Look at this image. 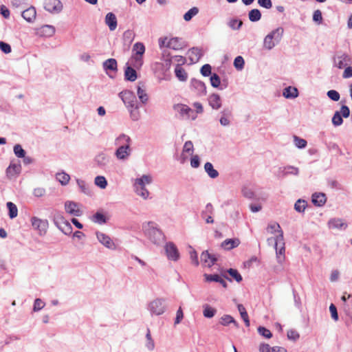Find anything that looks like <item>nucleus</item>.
<instances>
[{"mask_svg":"<svg viewBox=\"0 0 352 352\" xmlns=\"http://www.w3.org/2000/svg\"><path fill=\"white\" fill-rule=\"evenodd\" d=\"M145 53V46L143 43L137 42L133 45L132 55L129 59L135 68L140 69L143 65V55Z\"/></svg>","mask_w":352,"mask_h":352,"instance_id":"obj_1","label":"nucleus"},{"mask_svg":"<svg viewBox=\"0 0 352 352\" xmlns=\"http://www.w3.org/2000/svg\"><path fill=\"white\" fill-rule=\"evenodd\" d=\"M144 232L148 239L154 244L160 245L165 239L162 231L155 227L153 222L148 223L147 226L144 228Z\"/></svg>","mask_w":352,"mask_h":352,"instance_id":"obj_2","label":"nucleus"},{"mask_svg":"<svg viewBox=\"0 0 352 352\" xmlns=\"http://www.w3.org/2000/svg\"><path fill=\"white\" fill-rule=\"evenodd\" d=\"M119 95L128 109L140 108V104L138 102V100L133 92L129 90H125L121 91Z\"/></svg>","mask_w":352,"mask_h":352,"instance_id":"obj_3","label":"nucleus"},{"mask_svg":"<svg viewBox=\"0 0 352 352\" xmlns=\"http://www.w3.org/2000/svg\"><path fill=\"white\" fill-rule=\"evenodd\" d=\"M32 226L38 231L40 236H43L47 233L49 223L47 219H41L37 217H32L30 219Z\"/></svg>","mask_w":352,"mask_h":352,"instance_id":"obj_4","label":"nucleus"},{"mask_svg":"<svg viewBox=\"0 0 352 352\" xmlns=\"http://www.w3.org/2000/svg\"><path fill=\"white\" fill-rule=\"evenodd\" d=\"M173 109L178 112L182 117H185L188 119L192 118V120H195L197 118V114L194 111L186 104H177L174 105Z\"/></svg>","mask_w":352,"mask_h":352,"instance_id":"obj_5","label":"nucleus"},{"mask_svg":"<svg viewBox=\"0 0 352 352\" xmlns=\"http://www.w3.org/2000/svg\"><path fill=\"white\" fill-rule=\"evenodd\" d=\"M351 58L346 53H338L333 58V65L339 69H342L351 63Z\"/></svg>","mask_w":352,"mask_h":352,"instance_id":"obj_6","label":"nucleus"},{"mask_svg":"<svg viewBox=\"0 0 352 352\" xmlns=\"http://www.w3.org/2000/svg\"><path fill=\"white\" fill-rule=\"evenodd\" d=\"M165 251L168 258L170 261H177L179 258V252L173 242H168L165 245Z\"/></svg>","mask_w":352,"mask_h":352,"instance_id":"obj_7","label":"nucleus"},{"mask_svg":"<svg viewBox=\"0 0 352 352\" xmlns=\"http://www.w3.org/2000/svg\"><path fill=\"white\" fill-rule=\"evenodd\" d=\"M221 276L223 278L232 282V278L234 279L237 283L242 281L243 278L239 271L234 268L221 270Z\"/></svg>","mask_w":352,"mask_h":352,"instance_id":"obj_8","label":"nucleus"},{"mask_svg":"<svg viewBox=\"0 0 352 352\" xmlns=\"http://www.w3.org/2000/svg\"><path fill=\"white\" fill-rule=\"evenodd\" d=\"M200 257L202 264L208 267H211L218 261V256L208 250L203 251Z\"/></svg>","mask_w":352,"mask_h":352,"instance_id":"obj_9","label":"nucleus"},{"mask_svg":"<svg viewBox=\"0 0 352 352\" xmlns=\"http://www.w3.org/2000/svg\"><path fill=\"white\" fill-rule=\"evenodd\" d=\"M44 8L50 12H60L63 9V4L60 0H45Z\"/></svg>","mask_w":352,"mask_h":352,"instance_id":"obj_10","label":"nucleus"},{"mask_svg":"<svg viewBox=\"0 0 352 352\" xmlns=\"http://www.w3.org/2000/svg\"><path fill=\"white\" fill-rule=\"evenodd\" d=\"M131 146L122 145L118 146V148L115 151V155L119 160L125 161L128 160L131 155Z\"/></svg>","mask_w":352,"mask_h":352,"instance_id":"obj_11","label":"nucleus"},{"mask_svg":"<svg viewBox=\"0 0 352 352\" xmlns=\"http://www.w3.org/2000/svg\"><path fill=\"white\" fill-rule=\"evenodd\" d=\"M190 86L196 91L197 96H204L206 95V86L204 82L196 78H192L190 80Z\"/></svg>","mask_w":352,"mask_h":352,"instance_id":"obj_12","label":"nucleus"},{"mask_svg":"<svg viewBox=\"0 0 352 352\" xmlns=\"http://www.w3.org/2000/svg\"><path fill=\"white\" fill-rule=\"evenodd\" d=\"M136 68L133 67L131 62H127L124 67V80L126 81L134 82L138 78Z\"/></svg>","mask_w":352,"mask_h":352,"instance_id":"obj_13","label":"nucleus"},{"mask_svg":"<svg viewBox=\"0 0 352 352\" xmlns=\"http://www.w3.org/2000/svg\"><path fill=\"white\" fill-rule=\"evenodd\" d=\"M65 210L69 214L74 217H80L82 212L78 208V204L73 201H67L65 203Z\"/></svg>","mask_w":352,"mask_h":352,"instance_id":"obj_14","label":"nucleus"},{"mask_svg":"<svg viewBox=\"0 0 352 352\" xmlns=\"http://www.w3.org/2000/svg\"><path fill=\"white\" fill-rule=\"evenodd\" d=\"M96 234L98 241L104 246L111 250L115 249V243L108 235L99 231L96 232Z\"/></svg>","mask_w":352,"mask_h":352,"instance_id":"obj_15","label":"nucleus"},{"mask_svg":"<svg viewBox=\"0 0 352 352\" xmlns=\"http://www.w3.org/2000/svg\"><path fill=\"white\" fill-rule=\"evenodd\" d=\"M298 168L293 166H286L278 168L277 176L278 177H284L288 175H298Z\"/></svg>","mask_w":352,"mask_h":352,"instance_id":"obj_16","label":"nucleus"},{"mask_svg":"<svg viewBox=\"0 0 352 352\" xmlns=\"http://www.w3.org/2000/svg\"><path fill=\"white\" fill-rule=\"evenodd\" d=\"M209 105L214 110L219 109L222 106V100L219 94L213 93L208 98Z\"/></svg>","mask_w":352,"mask_h":352,"instance_id":"obj_17","label":"nucleus"},{"mask_svg":"<svg viewBox=\"0 0 352 352\" xmlns=\"http://www.w3.org/2000/svg\"><path fill=\"white\" fill-rule=\"evenodd\" d=\"M328 226L330 229L344 230L347 228L348 225L344 223L342 219L332 218L329 220Z\"/></svg>","mask_w":352,"mask_h":352,"instance_id":"obj_18","label":"nucleus"},{"mask_svg":"<svg viewBox=\"0 0 352 352\" xmlns=\"http://www.w3.org/2000/svg\"><path fill=\"white\" fill-rule=\"evenodd\" d=\"M51 217L54 225L58 228L67 221V220L63 217V212L58 210H54L52 212Z\"/></svg>","mask_w":352,"mask_h":352,"instance_id":"obj_19","label":"nucleus"},{"mask_svg":"<svg viewBox=\"0 0 352 352\" xmlns=\"http://www.w3.org/2000/svg\"><path fill=\"white\" fill-rule=\"evenodd\" d=\"M55 28L50 25H44L37 30L36 34L40 36L50 37L54 34Z\"/></svg>","mask_w":352,"mask_h":352,"instance_id":"obj_20","label":"nucleus"},{"mask_svg":"<svg viewBox=\"0 0 352 352\" xmlns=\"http://www.w3.org/2000/svg\"><path fill=\"white\" fill-rule=\"evenodd\" d=\"M311 201L314 206L321 207L327 201L326 195L323 192H315L311 196Z\"/></svg>","mask_w":352,"mask_h":352,"instance_id":"obj_21","label":"nucleus"},{"mask_svg":"<svg viewBox=\"0 0 352 352\" xmlns=\"http://www.w3.org/2000/svg\"><path fill=\"white\" fill-rule=\"evenodd\" d=\"M138 96L142 104H146L148 100V96L146 92L144 83L139 82L137 88Z\"/></svg>","mask_w":352,"mask_h":352,"instance_id":"obj_22","label":"nucleus"},{"mask_svg":"<svg viewBox=\"0 0 352 352\" xmlns=\"http://www.w3.org/2000/svg\"><path fill=\"white\" fill-rule=\"evenodd\" d=\"M240 241L239 239H227L221 243V247L225 250H230L234 248L238 247Z\"/></svg>","mask_w":352,"mask_h":352,"instance_id":"obj_23","label":"nucleus"},{"mask_svg":"<svg viewBox=\"0 0 352 352\" xmlns=\"http://www.w3.org/2000/svg\"><path fill=\"white\" fill-rule=\"evenodd\" d=\"M22 17L28 22L32 23L36 18V12L34 7L31 6L22 12Z\"/></svg>","mask_w":352,"mask_h":352,"instance_id":"obj_24","label":"nucleus"},{"mask_svg":"<svg viewBox=\"0 0 352 352\" xmlns=\"http://www.w3.org/2000/svg\"><path fill=\"white\" fill-rule=\"evenodd\" d=\"M105 23L111 31L116 29L118 21L116 15L113 12H109L105 16Z\"/></svg>","mask_w":352,"mask_h":352,"instance_id":"obj_25","label":"nucleus"},{"mask_svg":"<svg viewBox=\"0 0 352 352\" xmlns=\"http://www.w3.org/2000/svg\"><path fill=\"white\" fill-rule=\"evenodd\" d=\"M189 59L191 63H195L199 60L203 56L201 49L198 47H192L188 50Z\"/></svg>","mask_w":352,"mask_h":352,"instance_id":"obj_26","label":"nucleus"},{"mask_svg":"<svg viewBox=\"0 0 352 352\" xmlns=\"http://www.w3.org/2000/svg\"><path fill=\"white\" fill-rule=\"evenodd\" d=\"M299 95L297 88L288 86L283 89V96L287 99H294Z\"/></svg>","mask_w":352,"mask_h":352,"instance_id":"obj_27","label":"nucleus"},{"mask_svg":"<svg viewBox=\"0 0 352 352\" xmlns=\"http://www.w3.org/2000/svg\"><path fill=\"white\" fill-rule=\"evenodd\" d=\"M103 69L107 73V71L117 72L118 63L115 58H109L102 63Z\"/></svg>","mask_w":352,"mask_h":352,"instance_id":"obj_28","label":"nucleus"},{"mask_svg":"<svg viewBox=\"0 0 352 352\" xmlns=\"http://www.w3.org/2000/svg\"><path fill=\"white\" fill-rule=\"evenodd\" d=\"M210 81L211 86L214 88H218L220 90H223L227 87V85H221V81L219 76L216 73H212L210 77Z\"/></svg>","mask_w":352,"mask_h":352,"instance_id":"obj_29","label":"nucleus"},{"mask_svg":"<svg viewBox=\"0 0 352 352\" xmlns=\"http://www.w3.org/2000/svg\"><path fill=\"white\" fill-rule=\"evenodd\" d=\"M131 138L124 133L120 134L115 140V145L117 146H120L122 145L131 146Z\"/></svg>","mask_w":352,"mask_h":352,"instance_id":"obj_30","label":"nucleus"},{"mask_svg":"<svg viewBox=\"0 0 352 352\" xmlns=\"http://www.w3.org/2000/svg\"><path fill=\"white\" fill-rule=\"evenodd\" d=\"M144 347L148 351H153L155 348V344L149 329H147L145 336Z\"/></svg>","mask_w":352,"mask_h":352,"instance_id":"obj_31","label":"nucleus"},{"mask_svg":"<svg viewBox=\"0 0 352 352\" xmlns=\"http://www.w3.org/2000/svg\"><path fill=\"white\" fill-rule=\"evenodd\" d=\"M283 32V28L281 27H278L276 29L272 30L271 32H270L267 36H270L272 40L274 41L276 43H278L280 41Z\"/></svg>","mask_w":352,"mask_h":352,"instance_id":"obj_32","label":"nucleus"},{"mask_svg":"<svg viewBox=\"0 0 352 352\" xmlns=\"http://www.w3.org/2000/svg\"><path fill=\"white\" fill-rule=\"evenodd\" d=\"M76 181L78 188H80L82 192L87 195H91V190L90 189L89 184L86 183L85 181L80 179H76Z\"/></svg>","mask_w":352,"mask_h":352,"instance_id":"obj_33","label":"nucleus"},{"mask_svg":"<svg viewBox=\"0 0 352 352\" xmlns=\"http://www.w3.org/2000/svg\"><path fill=\"white\" fill-rule=\"evenodd\" d=\"M204 170L212 179H215L219 176V172L214 168L212 164L210 162H206L204 164Z\"/></svg>","mask_w":352,"mask_h":352,"instance_id":"obj_34","label":"nucleus"},{"mask_svg":"<svg viewBox=\"0 0 352 352\" xmlns=\"http://www.w3.org/2000/svg\"><path fill=\"white\" fill-rule=\"evenodd\" d=\"M274 248L276 250L277 261L278 263L281 264L285 260V245H279L278 246H274Z\"/></svg>","mask_w":352,"mask_h":352,"instance_id":"obj_35","label":"nucleus"},{"mask_svg":"<svg viewBox=\"0 0 352 352\" xmlns=\"http://www.w3.org/2000/svg\"><path fill=\"white\" fill-rule=\"evenodd\" d=\"M175 74L179 80L184 82L187 80L188 74L179 65H177L175 69Z\"/></svg>","mask_w":352,"mask_h":352,"instance_id":"obj_36","label":"nucleus"},{"mask_svg":"<svg viewBox=\"0 0 352 352\" xmlns=\"http://www.w3.org/2000/svg\"><path fill=\"white\" fill-rule=\"evenodd\" d=\"M21 170V164H10L6 168V174L8 177L13 175L12 172L16 174H20Z\"/></svg>","mask_w":352,"mask_h":352,"instance_id":"obj_37","label":"nucleus"},{"mask_svg":"<svg viewBox=\"0 0 352 352\" xmlns=\"http://www.w3.org/2000/svg\"><path fill=\"white\" fill-rule=\"evenodd\" d=\"M166 47L175 50L181 49L182 44L180 43V39L177 37L171 38L168 41H167Z\"/></svg>","mask_w":352,"mask_h":352,"instance_id":"obj_38","label":"nucleus"},{"mask_svg":"<svg viewBox=\"0 0 352 352\" xmlns=\"http://www.w3.org/2000/svg\"><path fill=\"white\" fill-rule=\"evenodd\" d=\"M7 208L8 210V216L10 219H14L18 215V208L16 206L11 202L8 201L6 204Z\"/></svg>","mask_w":352,"mask_h":352,"instance_id":"obj_39","label":"nucleus"},{"mask_svg":"<svg viewBox=\"0 0 352 352\" xmlns=\"http://www.w3.org/2000/svg\"><path fill=\"white\" fill-rule=\"evenodd\" d=\"M92 221L98 224H104L107 221L106 216L101 212H96L92 217Z\"/></svg>","mask_w":352,"mask_h":352,"instance_id":"obj_40","label":"nucleus"},{"mask_svg":"<svg viewBox=\"0 0 352 352\" xmlns=\"http://www.w3.org/2000/svg\"><path fill=\"white\" fill-rule=\"evenodd\" d=\"M248 17L250 21L257 22L261 19V12L258 9H252L249 12Z\"/></svg>","mask_w":352,"mask_h":352,"instance_id":"obj_41","label":"nucleus"},{"mask_svg":"<svg viewBox=\"0 0 352 352\" xmlns=\"http://www.w3.org/2000/svg\"><path fill=\"white\" fill-rule=\"evenodd\" d=\"M95 162L98 166L103 167L109 162V158L104 153H102L96 155Z\"/></svg>","mask_w":352,"mask_h":352,"instance_id":"obj_42","label":"nucleus"},{"mask_svg":"<svg viewBox=\"0 0 352 352\" xmlns=\"http://www.w3.org/2000/svg\"><path fill=\"white\" fill-rule=\"evenodd\" d=\"M152 179L149 175H143L141 177L135 179L134 186H145L146 184L151 183Z\"/></svg>","mask_w":352,"mask_h":352,"instance_id":"obj_43","label":"nucleus"},{"mask_svg":"<svg viewBox=\"0 0 352 352\" xmlns=\"http://www.w3.org/2000/svg\"><path fill=\"white\" fill-rule=\"evenodd\" d=\"M56 177L63 186L67 185L70 179V176L65 172L57 173Z\"/></svg>","mask_w":352,"mask_h":352,"instance_id":"obj_44","label":"nucleus"},{"mask_svg":"<svg viewBox=\"0 0 352 352\" xmlns=\"http://www.w3.org/2000/svg\"><path fill=\"white\" fill-rule=\"evenodd\" d=\"M307 206V203L305 200L299 199L294 204V209L298 212L302 213L305 212V210Z\"/></svg>","mask_w":352,"mask_h":352,"instance_id":"obj_45","label":"nucleus"},{"mask_svg":"<svg viewBox=\"0 0 352 352\" xmlns=\"http://www.w3.org/2000/svg\"><path fill=\"white\" fill-rule=\"evenodd\" d=\"M134 188L135 192L143 199H146L148 197L149 192L145 186H134Z\"/></svg>","mask_w":352,"mask_h":352,"instance_id":"obj_46","label":"nucleus"},{"mask_svg":"<svg viewBox=\"0 0 352 352\" xmlns=\"http://www.w3.org/2000/svg\"><path fill=\"white\" fill-rule=\"evenodd\" d=\"M94 184L100 188L101 189H104L107 186V180L104 176H96L94 179Z\"/></svg>","mask_w":352,"mask_h":352,"instance_id":"obj_47","label":"nucleus"},{"mask_svg":"<svg viewBox=\"0 0 352 352\" xmlns=\"http://www.w3.org/2000/svg\"><path fill=\"white\" fill-rule=\"evenodd\" d=\"M165 300L164 298H157L153 301H151L148 305V308H158L159 307H162L164 308L167 306L165 303Z\"/></svg>","mask_w":352,"mask_h":352,"instance_id":"obj_48","label":"nucleus"},{"mask_svg":"<svg viewBox=\"0 0 352 352\" xmlns=\"http://www.w3.org/2000/svg\"><path fill=\"white\" fill-rule=\"evenodd\" d=\"M198 12L199 9L197 7H192L184 14V19L186 21H190Z\"/></svg>","mask_w":352,"mask_h":352,"instance_id":"obj_49","label":"nucleus"},{"mask_svg":"<svg viewBox=\"0 0 352 352\" xmlns=\"http://www.w3.org/2000/svg\"><path fill=\"white\" fill-rule=\"evenodd\" d=\"M220 323L223 326H227L229 324L232 323V324H234V325L235 327H238L237 322L234 320V319L232 316H230L229 315L223 316L221 318Z\"/></svg>","mask_w":352,"mask_h":352,"instance_id":"obj_50","label":"nucleus"},{"mask_svg":"<svg viewBox=\"0 0 352 352\" xmlns=\"http://www.w3.org/2000/svg\"><path fill=\"white\" fill-rule=\"evenodd\" d=\"M242 25V21L236 19H232L228 23V25L233 30H239Z\"/></svg>","mask_w":352,"mask_h":352,"instance_id":"obj_51","label":"nucleus"},{"mask_svg":"<svg viewBox=\"0 0 352 352\" xmlns=\"http://www.w3.org/2000/svg\"><path fill=\"white\" fill-rule=\"evenodd\" d=\"M58 229L65 235H69L73 230L72 226L68 221L60 226Z\"/></svg>","mask_w":352,"mask_h":352,"instance_id":"obj_52","label":"nucleus"},{"mask_svg":"<svg viewBox=\"0 0 352 352\" xmlns=\"http://www.w3.org/2000/svg\"><path fill=\"white\" fill-rule=\"evenodd\" d=\"M13 151L14 155L19 158L25 157L26 154L25 151L22 148L21 145L19 144L14 146Z\"/></svg>","mask_w":352,"mask_h":352,"instance_id":"obj_53","label":"nucleus"},{"mask_svg":"<svg viewBox=\"0 0 352 352\" xmlns=\"http://www.w3.org/2000/svg\"><path fill=\"white\" fill-rule=\"evenodd\" d=\"M342 116L340 113L336 111L332 118V123L335 126H340L343 123Z\"/></svg>","mask_w":352,"mask_h":352,"instance_id":"obj_54","label":"nucleus"},{"mask_svg":"<svg viewBox=\"0 0 352 352\" xmlns=\"http://www.w3.org/2000/svg\"><path fill=\"white\" fill-rule=\"evenodd\" d=\"M234 66L238 70H241L244 67L245 61L241 56H236L234 60Z\"/></svg>","mask_w":352,"mask_h":352,"instance_id":"obj_55","label":"nucleus"},{"mask_svg":"<svg viewBox=\"0 0 352 352\" xmlns=\"http://www.w3.org/2000/svg\"><path fill=\"white\" fill-rule=\"evenodd\" d=\"M204 276L205 278V280L206 282H217L218 283L220 280V278L222 276L221 274H204Z\"/></svg>","mask_w":352,"mask_h":352,"instance_id":"obj_56","label":"nucleus"},{"mask_svg":"<svg viewBox=\"0 0 352 352\" xmlns=\"http://www.w3.org/2000/svg\"><path fill=\"white\" fill-rule=\"evenodd\" d=\"M200 73L205 77L210 76L212 74L211 65L210 64L204 65L200 69Z\"/></svg>","mask_w":352,"mask_h":352,"instance_id":"obj_57","label":"nucleus"},{"mask_svg":"<svg viewBox=\"0 0 352 352\" xmlns=\"http://www.w3.org/2000/svg\"><path fill=\"white\" fill-rule=\"evenodd\" d=\"M294 142L295 146L298 148H304L307 146V141L302 138H300L298 136H294Z\"/></svg>","mask_w":352,"mask_h":352,"instance_id":"obj_58","label":"nucleus"},{"mask_svg":"<svg viewBox=\"0 0 352 352\" xmlns=\"http://www.w3.org/2000/svg\"><path fill=\"white\" fill-rule=\"evenodd\" d=\"M278 234L274 237V246H278L279 245H285L284 242V236H283V232L281 230H278Z\"/></svg>","mask_w":352,"mask_h":352,"instance_id":"obj_59","label":"nucleus"},{"mask_svg":"<svg viewBox=\"0 0 352 352\" xmlns=\"http://www.w3.org/2000/svg\"><path fill=\"white\" fill-rule=\"evenodd\" d=\"M134 36V32L131 30H127L123 34V40L131 43L133 41Z\"/></svg>","mask_w":352,"mask_h":352,"instance_id":"obj_60","label":"nucleus"},{"mask_svg":"<svg viewBox=\"0 0 352 352\" xmlns=\"http://www.w3.org/2000/svg\"><path fill=\"white\" fill-rule=\"evenodd\" d=\"M276 42L271 39L270 36H266L264 38L263 45L267 50H272L276 45Z\"/></svg>","mask_w":352,"mask_h":352,"instance_id":"obj_61","label":"nucleus"},{"mask_svg":"<svg viewBox=\"0 0 352 352\" xmlns=\"http://www.w3.org/2000/svg\"><path fill=\"white\" fill-rule=\"evenodd\" d=\"M327 96L334 102H337L340 98V95L336 90L331 89L327 93Z\"/></svg>","mask_w":352,"mask_h":352,"instance_id":"obj_62","label":"nucleus"},{"mask_svg":"<svg viewBox=\"0 0 352 352\" xmlns=\"http://www.w3.org/2000/svg\"><path fill=\"white\" fill-rule=\"evenodd\" d=\"M258 332L259 333L260 335L266 338H270L272 336V334L270 332V331L263 327H259L258 328Z\"/></svg>","mask_w":352,"mask_h":352,"instance_id":"obj_63","label":"nucleus"},{"mask_svg":"<svg viewBox=\"0 0 352 352\" xmlns=\"http://www.w3.org/2000/svg\"><path fill=\"white\" fill-rule=\"evenodd\" d=\"M0 50L5 54H9L12 51L10 45L4 41H0Z\"/></svg>","mask_w":352,"mask_h":352,"instance_id":"obj_64","label":"nucleus"}]
</instances>
